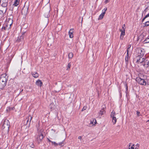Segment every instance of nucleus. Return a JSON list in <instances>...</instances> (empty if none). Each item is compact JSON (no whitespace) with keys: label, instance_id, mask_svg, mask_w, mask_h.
<instances>
[{"label":"nucleus","instance_id":"nucleus-1","mask_svg":"<svg viewBox=\"0 0 149 149\" xmlns=\"http://www.w3.org/2000/svg\"><path fill=\"white\" fill-rule=\"evenodd\" d=\"M134 60L139 65H142L146 68H147L148 66V61L142 57H136Z\"/></svg>","mask_w":149,"mask_h":149},{"label":"nucleus","instance_id":"nucleus-2","mask_svg":"<svg viewBox=\"0 0 149 149\" xmlns=\"http://www.w3.org/2000/svg\"><path fill=\"white\" fill-rule=\"evenodd\" d=\"M8 80V77L6 74H3L0 77V88L3 89L6 86Z\"/></svg>","mask_w":149,"mask_h":149},{"label":"nucleus","instance_id":"nucleus-3","mask_svg":"<svg viewBox=\"0 0 149 149\" xmlns=\"http://www.w3.org/2000/svg\"><path fill=\"white\" fill-rule=\"evenodd\" d=\"M45 133L44 130L41 129L38 132V134L37 137V140L39 143L41 142L42 140L44 137V134Z\"/></svg>","mask_w":149,"mask_h":149},{"label":"nucleus","instance_id":"nucleus-4","mask_svg":"<svg viewBox=\"0 0 149 149\" xmlns=\"http://www.w3.org/2000/svg\"><path fill=\"white\" fill-rule=\"evenodd\" d=\"M13 23V20L12 19H10L7 22L2 28V31L8 30L10 28L11 25Z\"/></svg>","mask_w":149,"mask_h":149},{"label":"nucleus","instance_id":"nucleus-5","mask_svg":"<svg viewBox=\"0 0 149 149\" xmlns=\"http://www.w3.org/2000/svg\"><path fill=\"white\" fill-rule=\"evenodd\" d=\"M44 11V15L45 17L48 18L49 17V13L50 10V6L49 4H47L43 8Z\"/></svg>","mask_w":149,"mask_h":149},{"label":"nucleus","instance_id":"nucleus-6","mask_svg":"<svg viewBox=\"0 0 149 149\" xmlns=\"http://www.w3.org/2000/svg\"><path fill=\"white\" fill-rule=\"evenodd\" d=\"M137 56L136 57H143L145 54V50L142 48H137L136 50Z\"/></svg>","mask_w":149,"mask_h":149},{"label":"nucleus","instance_id":"nucleus-7","mask_svg":"<svg viewBox=\"0 0 149 149\" xmlns=\"http://www.w3.org/2000/svg\"><path fill=\"white\" fill-rule=\"evenodd\" d=\"M10 127V123L8 120H5L2 126V129L6 132L8 133L9 132Z\"/></svg>","mask_w":149,"mask_h":149},{"label":"nucleus","instance_id":"nucleus-8","mask_svg":"<svg viewBox=\"0 0 149 149\" xmlns=\"http://www.w3.org/2000/svg\"><path fill=\"white\" fill-rule=\"evenodd\" d=\"M136 81L141 85H146V82L144 79L140 77H137L136 78Z\"/></svg>","mask_w":149,"mask_h":149},{"label":"nucleus","instance_id":"nucleus-9","mask_svg":"<svg viewBox=\"0 0 149 149\" xmlns=\"http://www.w3.org/2000/svg\"><path fill=\"white\" fill-rule=\"evenodd\" d=\"M116 115L115 112L113 111L111 114V117L112 118V121L113 124H115L116 123L117 119L115 117Z\"/></svg>","mask_w":149,"mask_h":149},{"label":"nucleus","instance_id":"nucleus-10","mask_svg":"<svg viewBox=\"0 0 149 149\" xmlns=\"http://www.w3.org/2000/svg\"><path fill=\"white\" fill-rule=\"evenodd\" d=\"M107 10V8H106L102 10V13L99 16L98 19H101L103 18Z\"/></svg>","mask_w":149,"mask_h":149},{"label":"nucleus","instance_id":"nucleus-11","mask_svg":"<svg viewBox=\"0 0 149 149\" xmlns=\"http://www.w3.org/2000/svg\"><path fill=\"white\" fill-rule=\"evenodd\" d=\"M105 113V111L104 108L103 107V108L100 111L99 113V116L101 117L104 115Z\"/></svg>","mask_w":149,"mask_h":149},{"label":"nucleus","instance_id":"nucleus-12","mask_svg":"<svg viewBox=\"0 0 149 149\" xmlns=\"http://www.w3.org/2000/svg\"><path fill=\"white\" fill-rule=\"evenodd\" d=\"M28 8L27 7L23 8L22 10V13L24 15H26L28 12Z\"/></svg>","mask_w":149,"mask_h":149},{"label":"nucleus","instance_id":"nucleus-13","mask_svg":"<svg viewBox=\"0 0 149 149\" xmlns=\"http://www.w3.org/2000/svg\"><path fill=\"white\" fill-rule=\"evenodd\" d=\"M119 30L121 32L120 38L121 40H123V36L125 35V30L120 29Z\"/></svg>","mask_w":149,"mask_h":149},{"label":"nucleus","instance_id":"nucleus-14","mask_svg":"<svg viewBox=\"0 0 149 149\" xmlns=\"http://www.w3.org/2000/svg\"><path fill=\"white\" fill-rule=\"evenodd\" d=\"M32 118V116H31L30 115L29 116H28V117L27 118H26V120H25V121L26 120V125L27 124V123H28L29 122V126Z\"/></svg>","mask_w":149,"mask_h":149},{"label":"nucleus","instance_id":"nucleus-15","mask_svg":"<svg viewBox=\"0 0 149 149\" xmlns=\"http://www.w3.org/2000/svg\"><path fill=\"white\" fill-rule=\"evenodd\" d=\"M24 34H23L20 37H18L17 39V41L18 42H20L22 41L24 39Z\"/></svg>","mask_w":149,"mask_h":149},{"label":"nucleus","instance_id":"nucleus-16","mask_svg":"<svg viewBox=\"0 0 149 149\" xmlns=\"http://www.w3.org/2000/svg\"><path fill=\"white\" fill-rule=\"evenodd\" d=\"M36 84L40 87H41L42 85V82L40 80H38L36 82Z\"/></svg>","mask_w":149,"mask_h":149},{"label":"nucleus","instance_id":"nucleus-17","mask_svg":"<svg viewBox=\"0 0 149 149\" xmlns=\"http://www.w3.org/2000/svg\"><path fill=\"white\" fill-rule=\"evenodd\" d=\"M73 29H70L69 32V37L70 38H72L73 37Z\"/></svg>","mask_w":149,"mask_h":149},{"label":"nucleus","instance_id":"nucleus-18","mask_svg":"<svg viewBox=\"0 0 149 149\" xmlns=\"http://www.w3.org/2000/svg\"><path fill=\"white\" fill-rule=\"evenodd\" d=\"M132 144L131 143H130L129 144V149H139V147H137L136 146L135 147L134 145L133 144L131 146V145Z\"/></svg>","mask_w":149,"mask_h":149},{"label":"nucleus","instance_id":"nucleus-19","mask_svg":"<svg viewBox=\"0 0 149 149\" xmlns=\"http://www.w3.org/2000/svg\"><path fill=\"white\" fill-rule=\"evenodd\" d=\"M131 45H129L128 46V48L127 50V54L129 53V52H131L133 48H131Z\"/></svg>","mask_w":149,"mask_h":149},{"label":"nucleus","instance_id":"nucleus-20","mask_svg":"<svg viewBox=\"0 0 149 149\" xmlns=\"http://www.w3.org/2000/svg\"><path fill=\"white\" fill-rule=\"evenodd\" d=\"M128 54H128H127V56H125V61L126 65L128 64L129 59L130 58V57L129 56Z\"/></svg>","mask_w":149,"mask_h":149},{"label":"nucleus","instance_id":"nucleus-21","mask_svg":"<svg viewBox=\"0 0 149 149\" xmlns=\"http://www.w3.org/2000/svg\"><path fill=\"white\" fill-rule=\"evenodd\" d=\"M32 74L33 77L35 78H37L38 77V74L36 72H33L32 73Z\"/></svg>","mask_w":149,"mask_h":149},{"label":"nucleus","instance_id":"nucleus-22","mask_svg":"<svg viewBox=\"0 0 149 149\" xmlns=\"http://www.w3.org/2000/svg\"><path fill=\"white\" fill-rule=\"evenodd\" d=\"M20 0H15L13 4V5L15 6H17L19 4Z\"/></svg>","mask_w":149,"mask_h":149},{"label":"nucleus","instance_id":"nucleus-23","mask_svg":"<svg viewBox=\"0 0 149 149\" xmlns=\"http://www.w3.org/2000/svg\"><path fill=\"white\" fill-rule=\"evenodd\" d=\"M54 107L55 105L54 103H52L49 105V108L52 110H53L54 108Z\"/></svg>","mask_w":149,"mask_h":149},{"label":"nucleus","instance_id":"nucleus-24","mask_svg":"<svg viewBox=\"0 0 149 149\" xmlns=\"http://www.w3.org/2000/svg\"><path fill=\"white\" fill-rule=\"evenodd\" d=\"M97 123L96 120L95 118L93 119L92 121L91 120V123L93 125H95Z\"/></svg>","mask_w":149,"mask_h":149},{"label":"nucleus","instance_id":"nucleus-25","mask_svg":"<svg viewBox=\"0 0 149 149\" xmlns=\"http://www.w3.org/2000/svg\"><path fill=\"white\" fill-rule=\"evenodd\" d=\"M8 5V3L7 2L3 3L1 4V6L3 7H6Z\"/></svg>","mask_w":149,"mask_h":149},{"label":"nucleus","instance_id":"nucleus-26","mask_svg":"<svg viewBox=\"0 0 149 149\" xmlns=\"http://www.w3.org/2000/svg\"><path fill=\"white\" fill-rule=\"evenodd\" d=\"M73 54L72 53H70L68 55V58L71 59L73 57Z\"/></svg>","mask_w":149,"mask_h":149},{"label":"nucleus","instance_id":"nucleus-27","mask_svg":"<svg viewBox=\"0 0 149 149\" xmlns=\"http://www.w3.org/2000/svg\"><path fill=\"white\" fill-rule=\"evenodd\" d=\"M71 63H69L67 66V68L66 69L67 70H68L70 68L71 66Z\"/></svg>","mask_w":149,"mask_h":149},{"label":"nucleus","instance_id":"nucleus-28","mask_svg":"<svg viewBox=\"0 0 149 149\" xmlns=\"http://www.w3.org/2000/svg\"><path fill=\"white\" fill-rule=\"evenodd\" d=\"M145 43H147L149 42V38H146L144 41Z\"/></svg>","mask_w":149,"mask_h":149},{"label":"nucleus","instance_id":"nucleus-29","mask_svg":"<svg viewBox=\"0 0 149 149\" xmlns=\"http://www.w3.org/2000/svg\"><path fill=\"white\" fill-rule=\"evenodd\" d=\"M58 145H59V146H63L64 145V143L63 142H62L59 143H58Z\"/></svg>","mask_w":149,"mask_h":149},{"label":"nucleus","instance_id":"nucleus-30","mask_svg":"<svg viewBox=\"0 0 149 149\" xmlns=\"http://www.w3.org/2000/svg\"><path fill=\"white\" fill-rule=\"evenodd\" d=\"M51 143L52 145H54L55 146H57L58 145V144L56 143L55 142L51 141Z\"/></svg>","mask_w":149,"mask_h":149},{"label":"nucleus","instance_id":"nucleus-31","mask_svg":"<svg viewBox=\"0 0 149 149\" xmlns=\"http://www.w3.org/2000/svg\"><path fill=\"white\" fill-rule=\"evenodd\" d=\"M126 28V27H125V24H124L122 26V29L125 30Z\"/></svg>","mask_w":149,"mask_h":149},{"label":"nucleus","instance_id":"nucleus-32","mask_svg":"<svg viewBox=\"0 0 149 149\" xmlns=\"http://www.w3.org/2000/svg\"><path fill=\"white\" fill-rule=\"evenodd\" d=\"M145 25L147 26H149V21L146 22L145 23Z\"/></svg>","mask_w":149,"mask_h":149},{"label":"nucleus","instance_id":"nucleus-33","mask_svg":"<svg viewBox=\"0 0 149 149\" xmlns=\"http://www.w3.org/2000/svg\"><path fill=\"white\" fill-rule=\"evenodd\" d=\"M140 112H139L138 111H136V115L138 116H139L141 115H140Z\"/></svg>","mask_w":149,"mask_h":149},{"label":"nucleus","instance_id":"nucleus-34","mask_svg":"<svg viewBox=\"0 0 149 149\" xmlns=\"http://www.w3.org/2000/svg\"><path fill=\"white\" fill-rule=\"evenodd\" d=\"M87 107L86 106H84L82 110V111H84L86 109H87Z\"/></svg>","mask_w":149,"mask_h":149},{"label":"nucleus","instance_id":"nucleus-35","mask_svg":"<svg viewBox=\"0 0 149 149\" xmlns=\"http://www.w3.org/2000/svg\"><path fill=\"white\" fill-rule=\"evenodd\" d=\"M109 0H105L104 3L105 4H107V3L109 2Z\"/></svg>","mask_w":149,"mask_h":149},{"label":"nucleus","instance_id":"nucleus-36","mask_svg":"<svg viewBox=\"0 0 149 149\" xmlns=\"http://www.w3.org/2000/svg\"><path fill=\"white\" fill-rule=\"evenodd\" d=\"M149 17V13H148V14H147L145 16V18H146Z\"/></svg>","mask_w":149,"mask_h":149},{"label":"nucleus","instance_id":"nucleus-37","mask_svg":"<svg viewBox=\"0 0 149 149\" xmlns=\"http://www.w3.org/2000/svg\"><path fill=\"white\" fill-rule=\"evenodd\" d=\"M78 139L81 140L82 139V136H79L78 137Z\"/></svg>","mask_w":149,"mask_h":149},{"label":"nucleus","instance_id":"nucleus-38","mask_svg":"<svg viewBox=\"0 0 149 149\" xmlns=\"http://www.w3.org/2000/svg\"><path fill=\"white\" fill-rule=\"evenodd\" d=\"M149 9V2L148 3V7L146 8V9Z\"/></svg>","mask_w":149,"mask_h":149},{"label":"nucleus","instance_id":"nucleus-39","mask_svg":"<svg viewBox=\"0 0 149 149\" xmlns=\"http://www.w3.org/2000/svg\"><path fill=\"white\" fill-rule=\"evenodd\" d=\"M135 146L137 147H139V144L137 143L136 145Z\"/></svg>","mask_w":149,"mask_h":149},{"label":"nucleus","instance_id":"nucleus-40","mask_svg":"<svg viewBox=\"0 0 149 149\" xmlns=\"http://www.w3.org/2000/svg\"><path fill=\"white\" fill-rule=\"evenodd\" d=\"M48 139V140L49 141L51 142L52 141L50 140L49 139Z\"/></svg>","mask_w":149,"mask_h":149},{"label":"nucleus","instance_id":"nucleus-41","mask_svg":"<svg viewBox=\"0 0 149 149\" xmlns=\"http://www.w3.org/2000/svg\"><path fill=\"white\" fill-rule=\"evenodd\" d=\"M146 18H145V17H144V18L143 19V20H144V19H146Z\"/></svg>","mask_w":149,"mask_h":149},{"label":"nucleus","instance_id":"nucleus-42","mask_svg":"<svg viewBox=\"0 0 149 149\" xmlns=\"http://www.w3.org/2000/svg\"><path fill=\"white\" fill-rule=\"evenodd\" d=\"M82 20H83V18H82Z\"/></svg>","mask_w":149,"mask_h":149}]
</instances>
